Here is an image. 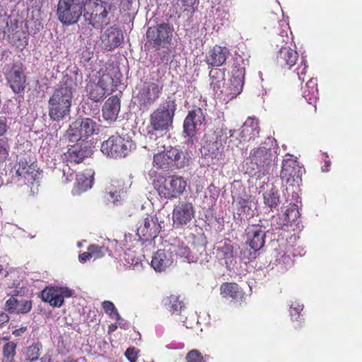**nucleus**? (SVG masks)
Returning a JSON list of instances; mask_svg holds the SVG:
<instances>
[{
    "mask_svg": "<svg viewBox=\"0 0 362 362\" xmlns=\"http://www.w3.org/2000/svg\"><path fill=\"white\" fill-rule=\"evenodd\" d=\"M177 108L173 97H168L150 115V125L153 131H168L173 125L175 112Z\"/></svg>",
    "mask_w": 362,
    "mask_h": 362,
    "instance_id": "5",
    "label": "nucleus"
},
{
    "mask_svg": "<svg viewBox=\"0 0 362 362\" xmlns=\"http://www.w3.org/2000/svg\"><path fill=\"white\" fill-rule=\"evenodd\" d=\"M6 78L15 93L23 92L25 88L26 76L21 64H14L6 73Z\"/></svg>",
    "mask_w": 362,
    "mask_h": 362,
    "instance_id": "19",
    "label": "nucleus"
},
{
    "mask_svg": "<svg viewBox=\"0 0 362 362\" xmlns=\"http://www.w3.org/2000/svg\"><path fill=\"white\" fill-rule=\"evenodd\" d=\"M161 229L159 218L156 215L148 216L144 218L137 228V235L140 239L146 241L157 237Z\"/></svg>",
    "mask_w": 362,
    "mask_h": 362,
    "instance_id": "15",
    "label": "nucleus"
},
{
    "mask_svg": "<svg viewBox=\"0 0 362 362\" xmlns=\"http://www.w3.org/2000/svg\"><path fill=\"white\" fill-rule=\"evenodd\" d=\"M139 351L134 347H129L125 351V356L129 362H136Z\"/></svg>",
    "mask_w": 362,
    "mask_h": 362,
    "instance_id": "53",
    "label": "nucleus"
},
{
    "mask_svg": "<svg viewBox=\"0 0 362 362\" xmlns=\"http://www.w3.org/2000/svg\"><path fill=\"white\" fill-rule=\"evenodd\" d=\"M153 166L164 170H172L168 160H167V156L165 151H160V152H158L154 155Z\"/></svg>",
    "mask_w": 362,
    "mask_h": 362,
    "instance_id": "42",
    "label": "nucleus"
},
{
    "mask_svg": "<svg viewBox=\"0 0 362 362\" xmlns=\"http://www.w3.org/2000/svg\"><path fill=\"white\" fill-rule=\"evenodd\" d=\"M10 145L8 139H0V163H4L9 155Z\"/></svg>",
    "mask_w": 362,
    "mask_h": 362,
    "instance_id": "48",
    "label": "nucleus"
},
{
    "mask_svg": "<svg viewBox=\"0 0 362 362\" xmlns=\"http://www.w3.org/2000/svg\"><path fill=\"white\" fill-rule=\"evenodd\" d=\"M73 295V291L67 287L49 286L42 291V299L49 303L52 306L61 307L64 303V298H69Z\"/></svg>",
    "mask_w": 362,
    "mask_h": 362,
    "instance_id": "16",
    "label": "nucleus"
},
{
    "mask_svg": "<svg viewBox=\"0 0 362 362\" xmlns=\"http://www.w3.org/2000/svg\"><path fill=\"white\" fill-rule=\"evenodd\" d=\"M41 362H53L52 356L49 354H45L42 358H40Z\"/></svg>",
    "mask_w": 362,
    "mask_h": 362,
    "instance_id": "61",
    "label": "nucleus"
},
{
    "mask_svg": "<svg viewBox=\"0 0 362 362\" xmlns=\"http://www.w3.org/2000/svg\"><path fill=\"white\" fill-rule=\"evenodd\" d=\"M92 257L89 248L88 249V252H83L79 255V260L81 262H85L88 259Z\"/></svg>",
    "mask_w": 362,
    "mask_h": 362,
    "instance_id": "58",
    "label": "nucleus"
},
{
    "mask_svg": "<svg viewBox=\"0 0 362 362\" xmlns=\"http://www.w3.org/2000/svg\"><path fill=\"white\" fill-rule=\"evenodd\" d=\"M216 254L220 259H225V264L228 269H232L236 262L234 256V246L231 241L227 240L221 242L216 247Z\"/></svg>",
    "mask_w": 362,
    "mask_h": 362,
    "instance_id": "28",
    "label": "nucleus"
},
{
    "mask_svg": "<svg viewBox=\"0 0 362 362\" xmlns=\"http://www.w3.org/2000/svg\"><path fill=\"white\" fill-rule=\"evenodd\" d=\"M173 28L168 23H160L151 27L146 32L147 43L156 49L172 40Z\"/></svg>",
    "mask_w": 362,
    "mask_h": 362,
    "instance_id": "10",
    "label": "nucleus"
},
{
    "mask_svg": "<svg viewBox=\"0 0 362 362\" xmlns=\"http://www.w3.org/2000/svg\"><path fill=\"white\" fill-rule=\"evenodd\" d=\"M107 3L100 0H59L58 20L64 25L76 23L83 16L86 24L96 29L109 24Z\"/></svg>",
    "mask_w": 362,
    "mask_h": 362,
    "instance_id": "1",
    "label": "nucleus"
},
{
    "mask_svg": "<svg viewBox=\"0 0 362 362\" xmlns=\"http://www.w3.org/2000/svg\"><path fill=\"white\" fill-rule=\"evenodd\" d=\"M42 345L40 343H34L29 346L25 352V361L33 362L39 358Z\"/></svg>",
    "mask_w": 362,
    "mask_h": 362,
    "instance_id": "41",
    "label": "nucleus"
},
{
    "mask_svg": "<svg viewBox=\"0 0 362 362\" xmlns=\"http://www.w3.org/2000/svg\"><path fill=\"white\" fill-rule=\"evenodd\" d=\"M8 320L9 317L6 313L4 312L0 313V327H1L5 323L8 322Z\"/></svg>",
    "mask_w": 362,
    "mask_h": 362,
    "instance_id": "59",
    "label": "nucleus"
},
{
    "mask_svg": "<svg viewBox=\"0 0 362 362\" xmlns=\"http://www.w3.org/2000/svg\"><path fill=\"white\" fill-rule=\"evenodd\" d=\"M276 158V156L272 153L271 148L265 146L253 148L245 164L246 173L252 177L261 179L269 174Z\"/></svg>",
    "mask_w": 362,
    "mask_h": 362,
    "instance_id": "3",
    "label": "nucleus"
},
{
    "mask_svg": "<svg viewBox=\"0 0 362 362\" xmlns=\"http://www.w3.org/2000/svg\"><path fill=\"white\" fill-rule=\"evenodd\" d=\"M86 90L88 97L95 102L102 100L107 95L98 83L92 81L88 82Z\"/></svg>",
    "mask_w": 362,
    "mask_h": 362,
    "instance_id": "37",
    "label": "nucleus"
},
{
    "mask_svg": "<svg viewBox=\"0 0 362 362\" xmlns=\"http://www.w3.org/2000/svg\"><path fill=\"white\" fill-rule=\"evenodd\" d=\"M186 362H204L201 353L193 349L190 351L186 356Z\"/></svg>",
    "mask_w": 362,
    "mask_h": 362,
    "instance_id": "52",
    "label": "nucleus"
},
{
    "mask_svg": "<svg viewBox=\"0 0 362 362\" xmlns=\"http://www.w3.org/2000/svg\"><path fill=\"white\" fill-rule=\"evenodd\" d=\"M187 182L180 176H169L157 188L160 196L167 199L176 198L185 190Z\"/></svg>",
    "mask_w": 362,
    "mask_h": 362,
    "instance_id": "12",
    "label": "nucleus"
},
{
    "mask_svg": "<svg viewBox=\"0 0 362 362\" xmlns=\"http://www.w3.org/2000/svg\"><path fill=\"white\" fill-rule=\"evenodd\" d=\"M170 249V252L174 257L182 259L184 262L189 263L197 262L199 259V255L204 251L203 247H201L202 251L197 253L195 251V247L191 249L186 243L179 239H173L168 245Z\"/></svg>",
    "mask_w": 362,
    "mask_h": 362,
    "instance_id": "14",
    "label": "nucleus"
},
{
    "mask_svg": "<svg viewBox=\"0 0 362 362\" xmlns=\"http://www.w3.org/2000/svg\"><path fill=\"white\" fill-rule=\"evenodd\" d=\"M25 331H26V327H22L19 329H16L13 330L12 333L16 337H19V336H21Z\"/></svg>",
    "mask_w": 362,
    "mask_h": 362,
    "instance_id": "60",
    "label": "nucleus"
},
{
    "mask_svg": "<svg viewBox=\"0 0 362 362\" xmlns=\"http://www.w3.org/2000/svg\"><path fill=\"white\" fill-rule=\"evenodd\" d=\"M64 362H78L76 360L72 359V358H67Z\"/></svg>",
    "mask_w": 362,
    "mask_h": 362,
    "instance_id": "64",
    "label": "nucleus"
},
{
    "mask_svg": "<svg viewBox=\"0 0 362 362\" xmlns=\"http://www.w3.org/2000/svg\"><path fill=\"white\" fill-rule=\"evenodd\" d=\"M122 196L119 191L109 189L105 195V199L107 202H112L114 204H117L121 200Z\"/></svg>",
    "mask_w": 362,
    "mask_h": 362,
    "instance_id": "51",
    "label": "nucleus"
},
{
    "mask_svg": "<svg viewBox=\"0 0 362 362\" xmlns=\"http://www.w3.org/2000/svg\"><path fill=\"white\" fill-rule=\"evenodd\" d=\"M157 132L156 131L149 132L146 136L149 149L157 150L158 152L167 150L170 146V135L166 132L158 135Z\"/></svg>",
    "mask_w": 362,
    "mask_h": 362,
    "instance_id": "26",
    "label": "nucleus"
},
{
    "mask_svg": "<svg viewBox=\"0 0 362 362\" xmlns=\"http://www.w3.org/2000/svg\"><path fill=\"white\" fill-rule=\"evenodd\" d=\"M210 86L216 94L221 96V91L225 87L224 72L219 69H212L209 72Z\"/></svg>",
    "mask_w": 362,
    "mask_h": 362,
    "instance_id": "34",
    "label": "nucleus"
},
{
    "mask_svg": "<svg viewBox=\"0 0 362 362\" xmlns=\"http://www.w3.org/2000/svg\"><path fill=\"white\" fill-rule=\"evenodd\" d=\"M235 130L221 129L217 134H208L205 136L204 144L201 148L203 156L208 159V163L214 164L223 159V144L229 137L233 136Z\"/></svg>",
    "mask_w": 362,
    "mask_h": 362,
    "instance_id": "4",
    "label": "nucleus"
},
{
    "mask_svg": "<svg viewBox=\"0 0 362 362\" xmlns=\"http://www.w3.org/2000/svg\"><path fill=\"white\" fill-rule=\"evenodd\" d=\"M117 327H118V325H117V323H116V324H111V325H109V327H108V332H115V331L117 329Z\"/></svg>",
    "mask_w": 362,
    "mask_h": 362,
    "instance_id": "63",
    "label": "nucleus"
},
{
    "mask_svg": "<svg viewBox=\"0 0 362 362\" xmlns=\"http://www.w3.org/2000/svg\"><path fill=\"white\" fill-rule=\"evenodd\" d=\"M221 294L223 298L238 302L243 298V292L237 284L225 283L221 286Z\"/></svg>",
    "mask_w": 362,
    "mask_h": 362,
    "instance_id": "32",
    "label": "nucleus"
},
{
    "mask_svg": "<svg viewBox=\"0 0 362 362\" xmlns=\"http://www.w3.org/2000/svg\"><path fill=\"white\" fill-rule=\"evenodd\" d=\"M229 52L225 47L215 46L206 56V62L209 65L220 66L226 62Z\"/></svg>",
    "mask_w": 362,
    "mask_h": 362,
    "instance_id": "30",
    "label": "nucleus"
},
{
    "mask_svg": "<svg viewBox=\"0 0 362 362\" xmlns=\"http://www.w3.org/2000/svg\"><path fill=\"white\" fill-rule=\"evenodd\" d=\"M16 344L13 341L7 342L3 347L2 362H11L16 354Z\"/></svg>",
    "mask_w": 362,
    "mask_h": 362,
    "instance_id": "44",
    "label": "nucleus"
},
{
    "mask_svg": "<svg viewBox=\"0 0 362 362\" xmlns=\"http://www.w3.org/2000/svg\"><path fill=\"white\" fill-rule=\"evenodd\" d=\"M245 71L243 67H235L226 86L221 91L223 100H230L238 95L243 90Z\"/></svg>",
    "mask_w": 362,
    "mask_h": 362,
    "instance_id": "13",
    "label": "nucleus"
},
{
    "mask_svg": "<svg viewBox=\"0 0 362 362\" xmlns=\"http://www.w3.org/2000/svg\"><path fill=\"white\" fill-rule=\"evenodd\" d=\"M303 305L298 302H293L290 305V315L293 321L296 320L298 326H300L303 320L302 315L300 314L303 310Z\"/></svg>",
    "mask_w": 362,
    "mask_h": 362,
    "instance_id": "43",
    "label": "nucleus"
},
{
    "mask_svg": "<svg viewBox=\"0 0 362 362\" xmlns=\"http://www.w3.org/2000/svg\"><path fill=\"white\" fill-rule=\"evenodd\" d=\"M11 40L17 47L21 49L24 48L28 45L27 35L21 30L16 31L13 34Z\"/></svg>",
    "mask_w": 362,
    "mask_h": 362,
    "instance_id": "45",
    "label": "nucleus"
},
{
    "mask_svg": "<svg viewBox=\"0 0 362 362\" xmlns=\"http://www.w3.org/2000/svg\"><path fill=\"white\" fill-rule=\"evenodd\" d=\"M15 168V176L18 177V181L23 180L25 185H33L39 179L40 173L34 163L29 164L26 160L21 159Z\"/></svg>",
    "mask_w": 362,
    "mask_h": 362,
    "instance_id": "18",
    "label": "nucleus"
},
{
    "mask_svg": "<svg viewBox=\"0 0 362 362\" xmlns=\"http://www.w3.org/2000/svg\"><path fill=\"white\" fill-rule=\"evenodd\" d=\"M283 214L288 224L295 221L299 217V211L297 205L291 204Z\"/></svg>",
    "mask_w": 362,
    "mask_h": 362,
    "instance_id": "46",
    "label": "nucleus"
},
{
    "mask_svg": "<svg viewBox=\"0 0 362 362\" xmlns=\"http://www.w3.org/2000/svg\"><path fill=\"white\" fill-rule=\"evenodd\" d=\"M163 85L160 82H144L138 87L136 98L141 107L148 108L160 97Z\"/></svg>",
    "mask_w": 362,
    "mask_h": 362,
    "instance_id": "9",
    "label": "nucleus"
},
{
    "mask_svg": "<svg viewBox=\"0 0 362 362\" xmlns=\"http://www.w3.org/2000/svg\"><path fill=\"white\" fill-rule=\"evenodd\" d=\"M62 172L64 177H66V182L71 181L75 177L74 171L68 165L63 168Z\"/></svg>",
    "mask_w": 362,
    "mask_h": 362,
    "instance_id": "55",
    "label": "nucleus"
},
{
    "mask_svg": "<svg viewBox=\"0 0 362 362\" xmlns=\"http://www.w3.org/2000/svg\"><path fill=\"white\" fill-rule=\"evenodd\" d=\"M298 54L296 50L287 46H282L276 56V63L283 69L290 70L296 64Z\"/></svg>",
    "mask_w": 362,
    "mask_h": 362,
    "instance_id": "25",
    "label": "nucleus"
},
{
    "mask_svg": "<svg viewBox=\"0 0 362 362\" xmlns=\"http://www.w3.org/2000/svg\"><path fill=\"white\" fill-rule=\"evenodd\" d=\"M98 83L103 88L107 95L113 92L117 86V81L108 74H103Z\"/></svg>",
    "mask_w": 362,
    "mask_h": 362,
    "instance_id": "38",
    "label": "nucleus"
},
{
    "mask_svg": "<svg viewBox=\"0 0 362 362\" xmlns=\"http://www.w3.org/2000/svg\"><path fill=\"white\" fill-rule=\"evenodd\" d=\"M304 171L303 168L296 159L292 158L291 155H286L282 162L280 177L283 182L291 185H299Z\"/></svg>",
    "mask_w": 362,
    "mask_h": 362,
    "instance_id": "11",
    "label": "nucleus"
},
{
    "mask_svg": "<svg viewBox=\"0 0 362 362\" xmlns=\"http://www.w3.org/2000/svg\"><path fill=\"white\" fill-rule=\"evenodd\" d=\"M91 154L90 144L88 141H83L71 146L64 154V157L71 163H78Z\"/></svg>",
    "mask_w": 362,
    "mask_h": 362,
    "instance_id": "23",
    "label": "nucleus"
},
{
    "mask_svg": "<svg viewBox=\"0 0 362 362\" xmlns=\"http://www.w3.org/2000/svg\"><path fill=\"white\" fill-rule=\"evenodd\" d=\"M100 40L105 49L112 50L121 44L123 34L119 29L110 27L101 35Z\"/></svg>",
    "mask_w": 362,
    "mask_h": 362,
    "instance_id": "27",
    "label": "nucleus"
},
{
    "mask_svg": "<svg viewBox=\"0 0 362 362\" xmlns=\"http://www.w3.org/2000/svg\"><path fill=\"white\" fill-rule=\"evenodd\" d=\"M134 148L132 140L116 134L102 143L101 151L112 158H122L127 156Z\"/></svg>",
    "mask_w": 362,
    "mask_h": 362,
    "instance_id": "6",
    "label": "nucleus"
},
{
    "mask_svg": "<svg viewBox=\"0 0 362 362\" xmlns=\"http://www.w3.org/2000/svg\"><path fill=\"white\" fill-rule=\"evenodd\" d=\"M32 308L30 300H18L13 297H11L6 302V310L11 313H28Z\"/></svg>",
    "mask_w": 362,
    "mask_h": 362,
    "instance_id": "33",
    "label": "nucleus"
},
{
    "mask_svg": "<svg viewBox=\"0 0 362 362\" xmlns=\"http://www.w3.org/2000/svg\"><path fill=\"white\" fill-rule=\"evenodd\" d=\"M288 225L284 214L279 216H273L271 220V227L273 230L282 229L284 226Z\"/></svg>",
    "mask_w": 362,
    "mask_h": 362,
    "instance_id": "50",
    "label": "nucleus"
},
{
    "mask_svg": "<svg viewBox=\"0 0 362 362\" xmlns=\"http://www.w3.org/2000/svg\"><path fill=\"white\" fill-rule=\"evenodd\" d=\"M194 209L192 204L186 200L177 202L173 207V224L178 226L187 224L194 217Z\"/></svg>",
    "mask_w": 362,
    "mask_h": 362,
    "instance_id": "17",
    "label": "nucleus"
},
{
    "mask_svg": "<svg viewBox=\"0 0 362 362\" xmlns=\"http://www.w3.org/2000/svg\"><path fill=\"white\" fill-rule=\"evenodd\" d=\"M124 259L126 264L133 269H140L142 267V264L140 257H137L135 251L130 249L127 250L124 253Z\"/></svg>",
    "mask_w": 362,
    "mask_h": 362,
    "instance_id": "40",
    "label": "nucleus"
},
{
    "mask_svg": "<svg viewBox=\"0 0 362 362\" xmlns=\"http://www.w3.org/2000/svg\"><path fill=\"white\" fill-rule=\"evenodd\" d=\"M204 120L205 117L202 109L197 108L189 111L184 121V133L189 136H192L197 128L203 124Z\"/></svg>",
    "mask_w": 362,
    "mask_h": 362,
    "instance_id": "24",
    "label": "nucleus"
},
{
    "mask_svg": "<svg viewBox=\"0 0 362 362\" xmlns=\"http://www.w3.org/2000/svg\"><path fill=\"white\" fill-rule=\"evenodd\" d=\"M76 83L66 77L56 88L48 101V113L52 121H61L69 117L72 104L73 91Z\"/></svg>",
    "mask_w": 362,
    "mask_h": 362,
    "instance_id": "2",
    "label": "nucleus"
},
{
    "mask_svg": "<svg viewBox=\"0 0 362 362\" xmlns=\"http://www.w3.org/2000/svg\"><path fill=\"white\" fill-rule=\"evenodd\" d=\"M264 204L270 209L275 208L279 204V195L278 190L272 187L263 194Z\"/></svg>",
    "mask_w": 362,
    "mask_h": 362,
    "instance_id": "39",
    "label": "nucleus"
},
{
    "mask_svg": "<svg viewBox=\"0 0 362 362\" xmlns=\"http://www.w3.org/2000/svg\"><path fill=\"white\" fill-rule=\"evenodd\" d=\"M98 129L97 122L91 118H81L73 122L66 132V136L72 141H78L93 135Z\"/></svg>",
    "mask_w": 362,
    "mask_h": 362,
    "instance_id": "8",
    "label": "nucleus"
},
{
    "mask_svg": "<svg viewBox=\"0 0 362 362\" xmlns=\"http://www.w3.org/2000/svg\"><path fill=\"white\" fill-rule=\"evenodd\" d=\"M103 308L105 312L109 315L111 318L115 320H121L120 315L112 302L107 300L104 301L103 303Z\"/></svg>",
    "mask_w": 362,
    "mask_h": 362,
    "instance_id": "47",
    "label": "nucleus"
},
{
    "mask_svg": "<svg viewBox=\"0 0 362 362\" xmlns=\"http://www.w3.org/2000/svg\"><path fill=\"white\" fill-rule=\"evenodd\" d=\"M177 2L185 8V11H189L193 8L194 5L196 3V0H177Z\"/></svg>",
    "mask_w": 362,
    "mask_h": 362,
    "instance_id": "56",
    "label": "nucleus"
},
{
    "mask_svg": "<svg viewBox=\"0 0 362 362\" xmlns=\"http://www.w3.org/2000/svg\"><path fill=\"white\" fill-rule=\"evenodd\" d=\"M165 153L172 170L181 169L189 165L192 159L188 151H183L171 146H169V148L165 150Z\"/></svg>",
    "mask_w": 362,
    "mask_h": 362,
    "instance_id": "20",
    "label": "nucleus"
},
{
    "mask_svg": "<svg viewBox=\"0 0 362 362\" xmlns=\"http://www.w3.org/2000/svg\"><path fill=\"white\" fill-rule=\"evenodd\" d=\"M88 247H89L91 256L94 259H97V258L103 257L107 252V248L104 246L92 245L89 246Z\"/></svg>",
    "mask_w": 362,
    "mask_h": 362,
    "instance_id": "49",
    "label": "nucleus"
},
{
    "mask_svg": "<svg viewBox=\"0 0 362 362\" xmlns=\"http://www.w3.org/2000/svg\"><path fill=\"white\" fill-rule=\"evenodd\" d=\"M120 110V100L117 96L109 98L103 107V116L105 121L112 124L116 121Z\"/></svg>",
    "mask_w": 362,
    "mask_h": 362,
    "instance_id": "29",
    "label": "nucleus"
},
{
    "mask_svg": "<svg viewBox=\"0 0 362 362\" xmlns=\"http://www.w3.org/2000/svg\"><path fill=\"white\" fill-rule=\"evenodd\" d=\"M175 257L170 252L168 245L163 250L154 252L151 259V267L155 271L161 272L170 267L175 262Z\"/></svg>",
    "mask_w": 362,
    "mask_h": 362,
    "instance_id": "22",
    "label": "nucleus"
},
{
    "mask_svg": "<svg viewBox=\"0 0 362 362\" xmlns=\"http://www.w3.org/2000/svg\"><path fill=\"white\" fill-rule=\"evenodd\" d=\"M76 179L77 188L81 192H85L92 187L93 173L90 170H87L84 173L77 174Z\"/></svg>",
    "mask_w": 362,
    "mask_h": 362,
    "instance_id": "36",
    "label": "nucleus"
},
{
    "mask_svg": "<svg viewBox=\"0 0 362 362\" xmlns=\"http://www.w3.org/2000/svg\"><path fill=\"white\" fill-rule=\"evenodd\" d=\"M266 228L259 225H252L246 229V243L255 252L262 249L265 243Z\"/></svg>",
    "mask_w": 362,
    "mask_h": 362,
    "instance_id": "21",
    "label": "nucleus"
},
{
    "mask_svg": "<svg viewBox=\"0 0 362 362\" xmlns=\"http://www.w3.org/2000/svg\"><path fill=\"white\" fill-rule=\"evenodd\" d=\"M8 128L7 119L5 117H0V136L6 134Z\"/></svg>",
    "mask_w": 362,
    "mask_h": 362,
    "instance_id": "57",
    "label": "nucleus"
},
{
    "mask_svg": "<svg viewBox=\"0 0 362 362\" xmlns=\"http://www.w3.org/2000/svg\"><path fill=\"white\" fill-rule=\"evenodd\" d=\"M302 95L309 104H314L316 109L315 103L317 100L318 90L315 78H310L305 86L302 87Z\"/></svg>",
    "mask_w": 362,
    "mask_h": 362,
    "instance_id": "35",
    "label": "nucleus"
},
{
    "mask_svg": "<svg viewBox=\"0 0 362 362\" xmlns=\"http://www.w3.org/2000/svg\"><path fill=\"white\" fill-rule=\"evenodd\" d=\"M259 127L257 120L255 118L249 117L243 124L240 132V136L244 141H250L258 136Z\"/></svg>",
    "mask_w": 362,
    "mask_h": 362,
    "instance_id": "31",
    "label": "nucleus"
},
{
    "mask_svg": "<svg viewBox=\"0 0 362 362\" xmlns=\"http://www.w3.org/2000/svg\"><path fill=\"white\" fill-rule=\"evenodd\" d=\"M163 303L166 309L173 315H180L179 320L187 328H192L194 325L198 322L196 313L187 310L179 296L171 295L163 300Z\"/></svg>",
    "mask_w": 362,
    "mask_h": 362,
    "instance_id": "7",
    "label": "nucleus"
},
{
    "mask_svg": "<svg viewBox=\"0 0 362 362\" xmlns=\"http://www.w3.org/2000/svg\"><path fill=\"white\" fill-rule=\"evenodd\" d=\"M117 321V325L122 328H125L127 322L121 317V320H116Z\"/></svg>",
    "mask_w": 362,
    "mask_h": 362,
    "instance_id": "62",
    "label": "nucleus"
},
{
    "mask_svg": "<svg viewBox=\"0 0 362 362\" xmlns=\"http://www.w3.org/2000/svg\"><path fill=\"white\" fill-rule=\"evenodd\" d=\"M306 69H307V65L305 64V61L302 58L300 64L296 69V74H297L299 81H304L303 76L306 73Z\"/></svg>",
    "mask_w": 362,
    "mask_h": 362,
    "instance_id": "54",
    "label": "nucleus"
}]
</instances>
